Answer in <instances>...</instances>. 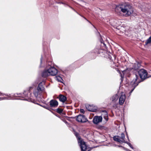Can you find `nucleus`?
Wrapping results in <instances>:
<instances>
[{"label":"nucleus","mask_w":151,"mask_h":151,"mask_svg":"<svg viewBox=\"0 0 151 151\" xmlns=\"http://www.w3.org/2000/svg\"><path fill=\"white\" fill-rule=\"evenodd\" d=\"M32 88V87H30V89H31V88Z\"/></svg>","instance_id":"393cba45"},{"label":"nucleus","mask_w":151,"mask_h":151,"mask_svg":"<svg viewBox=\"0 0 151 151\" xmlns=\"http://www.w3.org/2000/svg\"><path fill=\"white\" fill-rule=\"evenodd\" d=\"M56 79L58 81H61L62 80V78L60 76H57L56 77Z\"/></svg>","instance_id":"aec40b11"},{"label":"nucleus","mask_w":151,"mask_h":151,"mask_svg":"<svg viewBox=\"0 0 151 151\" xmlns=\"http://www.w3.org/2000/svg\"><path fill=\"white\" fill-rule=\"evenodd\" d=\"M101 43H102V40H101Z\"/></svg>","instance_id":"a878e982"},{"label":"nucleus","mask_w":151,"mask_h":151,"mask_svg":"<svg viewBox=\"0 0 151 151\" xmlns=\"http://www.w3.org/2000/svg\"><path fill=\"white\" fill-rule=\"evenodd\" d=\"M102 119L101 116H95L93 119V122L94 124H97L102 121Z\"/></svg>","instance_id":"0eeeda50"},{"label":"nucleus","mask_w":151,"mask_h":151,"mask_svg":"<svg viewBox=\"0 0 151 151\" xmlns=\"http://www.w3.org/2000/svg\"><path fill=\"white\" fill-rule=\"evenodd\" d=\"M118 99V96L117 94H115L112 97L111 99L112 101H116Z\"/></svg>","instance_id":"dca6fc26"},{"label":"nucleus","mask_w":151,"mask_h":151,"mask_svg":"<svg viewBox=\"0 0 151 151\" xmlns=\"http://www.w3.org/2000/svg\"><path fill=\"white\" fill-rule=\"evenodd\" d=\"M63 111V110L62 109L59 108H58L57 109V112L59 114L62 113Z\"/></svg>","instance_id":"6ab92c4d"},{"label":"nucleus","mask_w":151,"mask_h":151,"mask_svg":"<svg viewBox=\"0 0 151 151\" xmlns=\"http://www.w3.org/2000/svg\"><path fill=\"white\" fill-rule=\"evenodd\" d=\"M139 68V67L138 66V65L137 63H134V66L133 67V69H134L135 70H137V69L138 68Z\"/></svg>","instance_id":"a211bd4d"},{"label":"nucleus","mask_w":151,"mask_h":151,"mask_svg":"<svg viewBox=\"0 0 151 151\" xmlns=\"http://www.w3.org/2000/svg\"><path fill=\"white\" fill-rule=\"evenodd\" d=\"M119 138L122 143L126 142L125 140V136L124 133H122L121 134L120 136L119 137Z\"/></svg>","instance_id":"ddd939ff"},{"label":"nucleus","mask_w":151,"mask_h":151,"mask_svg":"<svg viewBox=\"0 0 151 151\" xmlns=\"http://www.w3.org/2000/svg\"><path fill=\"white\" fill-rule=\"evenodd\" d=\"M58 102L55 100H51L50 102V106L51 107H56L58 105Z\"/></svg>","instance_id":"1a4fd4ad"},{"label":"nucleus","mask_w":151,"mask_h":151,"mask_svg":"<svg viewBox=\"0 0 151 151\" xmlns=\"http://www.w3.org/2000/svg\"><path fill=\"white\" fill-rule=\"evenodd\" d=\"M114 140L115 141L118 142L119 143H122L120 139L119 138V136H115L113 137Z\"/></svg>","instance_id":"2eb2a0df"},{"label":"nucleus","mask_w":151,"mask_h":151,"mask_svg":"<svg viewBox=\"0 0 151 151\" xmlns=\"http://www.w3.org/2000/svg\"><path fill=\"white\" fill-rule=\"evenodd\" d=\"M131 147L132 148H133L132 147V146H131Z\"/></svg>","instance_id":"bb28decb"},{"label":"nucleus","mask_w":151,"mask_h":151,"mask_svg":"<svg viewBox=\"0 0 151 151\" xmlns=\"http://www.w3.org/2000/svg\"><path fill=\"white\" fill-rule=\"evenodd\" d=\"M138 73L140 76L139 77L137 74H134L132 76L133 79L131 82L130 85L132 86L133 88L130 92V93L132 92L135 87L138 85V84L142 81L140 79L142 80H144L147 78L151 77V76H148L147 72L143 69L140 70L138 71Z\"/></svg>","instance_id":"f03ea898"},{"label":"nucleus","mask_w":151,"mask_h":151,"mask_svg":"<svg viewBox=\"0 0 151 151\" xmlns=\"http://www.w3.org/2000/svg\"><path fill=\"white\" fill-rule=\"evenodd\" d=\"M115 10L118 14L120 15L122 13L126 17L129 16L134 12L133 7L129 4L126 3L116 6Z\"/></svg>","instance_id":"f257e3e1"},{"label":"nucleus","mask_w":151,"mask_h":151,"mask_svg":"<svg viewBox=\"0 0 151 151\" xmlns=\"http://www.w3.org/2000/svg\"><path fill=\"white\" fill-rule=\"evenodd\" d=\"M128 70V69H127L126 70H124V71H123V72H125V71H127V70Z\"/></svg>","instance_id":"4be33fe9"},{"label":"nucleus","mask_w":151,"mask_h":151,"mask_svg":"<svg viewBox=\"0 0 151 151\" xmlns=\"http://www.w3.org/2000/svg\"><path fill=\"white\" fill-rule=\"evenodd\" d=\"M49 75L52 76H55L58 73V70L55 68L51 67L48 69Z\"/></svg>","instance_id":"39448f33"},{"label":"nucleus","mask_w":151,"mask_h":151,"mask_svg":"<svg viewBox=\"0 0 151 151\" xmlns=\"http://www.w3.org/2000/svg\"><path fill=\"white\" fill-rule=\"evenodd\" d=\"M103 44H104V45H105V46H106V45L105 44V43H103Z\"/></svg>","instance_id":"5701e85b"},{"label":"nucleus","mask_w":151,"mask_h":151,"mask_svg":"<svg viewBox=\"0 0 151 151\" xmlns=\"http://www.w3.org/2000/svg\"><path fill=\"white\" fill-rule=\"evenodd\" d=\"M41 83H40L37 87V89H35L33 93L36 98L40 94L41 92L44 90V87L41 85Z\"/></svg>","instance_id":"7ed1b4c3"},{"label":"nucleus","mask_w":151,"mask_h":151,"mask_svg":"<svg viewBox=\"0 0 151 151\" xmlns=\"http://www.w3.org/2000/svg\"><path fill=\"white\" fill-rule=\"evenodd\" d=\"M79 143H80V146L81 151H86L87 147L85 144V142L81 139L79 138Z\"/></svg>","instance_id":"423d86ee"},{"label":"nucleus","mask_w":151,"mask_h":151,"mask_svg":"<svg viewBox=\"0 0 151 151\" xmlns=\"http://www.w3.org/2000/svg\"><path fill=\"white\" fill-rule=\"evenodd\" d=\"M80 112L81 113L84 114V110L83 109H81L80 110Z\"/></svg>","instance_id":"412c9836"},{"label":"nucleus","mask_w":151,"mask_h":151,"mask_svg":"<svg viewBox=\"0 0 151 151\" xmlns=\"http://www.w3.org/2000/svg\"><path fill=\"white\" fill-rule=\"evenodd\" d=\"M50 76L48 69L44 70L42 73V76L44 78H46Z\"/></svg>","instance_id":"9b49d317"},{"label":"nucleus","mask_w":151,"mask_h":151,"mask_svg":"<svg viewBox=\"0 0 151 151\" xmlns=\"http://www.w3.org/2000/svg\"><path fill=\"white\" fill-rule=\"evenodd\" d=\"M87 109L91 111H94L95 109L94 108V107L92 106L87 105L86 106Z\"/></svg>","instance_id":"4468645a"},{"label":"nucleus","mask_w":151,"mask_h":151,"mask_svg":"<svg viewBox=\"0 0 151 151\" xmlns=\"http://www.w3.org/2000/svg\"><path fill=\"white\" fill-rule=\"evenodd\" d=\"M59 99L60 101L64 102L67 100L66 97L63 95H60L59 96Z\"/></svg>","instance_id":"f8f14e48"},{"label":"nucleus","mask_w":151,"mask_h":151,"mask_svg":"<svg viewBox=\"0 0 151 151\" xmlns=\"http://www.w3.org/2000/svg\"><path fill=\"white\" fill-rule=\"evenodd\" d=\"M76 120L78 122H85L87 120L84 115L80 114L77 116Z\"/></svg>","instance_id":"20e7f679"},{"label":"nucleus","mask_w":151,"mask_h":151,"mask_svg":"<svg viewBox=\"0 0 151 151\" xmlns=\"http://www.w3.org/2000/svg\"><path fill=\"white\" fill-rule=\"evenodd\" d=\"M79 1L81 2H83V1L82 0H79Z\"/></svg>","instance_id":"b1692460"},{"label":"nucleus","mask_w":151,"mask_h":151,"mask_svg":"<svg viewBox=\"0 0 151 151\" xmlns=\"http://www.w3.org/2000/svg\"><path fill=\"white\" fill-rule=\"evenodd\" d=\"M102 116H103L106 120L107 121L108 119L107 112L106 111H103L102 112Z\"/></svg>","instance_id":"9d476101"},{"label":"nucleus","mask_w":151,"mask_h":151,"mask_svg":"<svg viewBox=\"0 0 151 151\" xmlns=\"http://www.w3.org/2000/svg\"><path fill=\"white\" fill-rule=\"evenodd\" d=\"M126 99V96L125 94L122 93L119 98V104L122 105L124 104Z\"/></svg>","instance_id":"6e6552de"},{"label":"nucleus","mask_w":151,"mask_h":151,"mask_svg":"<svg viewBox=\"0 0 151 151\" xmlns=\"http://www.w3.org/2000/svg\"><path fill=\"white\" fill-rule=\"evenodd\" d=\"M151 42V36L145 42V45H147L148 44Z\"/></svg>","instance_id":"f3484780"}]
</instances>
